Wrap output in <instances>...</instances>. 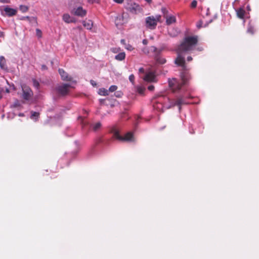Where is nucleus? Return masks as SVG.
I'll use <instances>...</instances> for the list:
<instances>
[{
    "mask_svg": "<svg viewBox=\"0 0 259 259\" xmlns=\"http://www.w3.org/2000/svg\"><path fill=\"white\" fill-rule=\"evenodd\" d=\"M197 42L198 37L197 36L186 37L177 49V57L175 60V63L178 66L182 67L181 73L182 82H180L176 78H172L168 81L169 85L174 92L179 91L182 86L186 84L190 78V75L188 71V69L185 65V57L182 55V53L192 50Z\"/></svg>",
    "mask_w": 259,
    "mask_h": 259,
    "instance_id": "1",
    "label": "nucleus"
},
{
    "mask_svg": "<svg viewBox=\"0 0 259 259\" xmlns=\"http://www.w3.org/2000/svg\"><path fill=\"white\" fill-rule=\"evenodd\" d=\"M112 133H113L114 137L120 141L126 142L135 141L134 135L131 132L126 133L124 137L121 136L119 135V131L115 128L112 130Z\"/></svg>",
    "mask_w": 259,
    "mask_h": 259,
    "instance_id": "2",
    "label": "nucleus"
},
{
    "mask_svg": "<svg viewBox=\"0 0 259 259\" xmlns=\"http://www.w3.org/2000/svg\"><path fill=\"white\" fill-rule=\"evenodd\" d=\"M125 8L133 14H137L141 12L140 6L131 0H127L126 2Z\"/></svg>",
    "mask_w": 259,
    "mask_h": 259,
    "instance_id": "3",
    "label": "nucleus"
},
{
    "mask_svg": "<svg viewBox=\"0 0 259 259\" xmlns=\"http://www.w3.org/2000/svg\"><path fill=\"white\" fill-rule=\"evenodd\" d=\"M70 87V85L69 84L62 83L58 85L56 90L59 94L64 96L68 94Z\"/></svg>",
    "mask_w": 259,
    "mask_h": 259,
    "instance_id": "4",
    "label": "nucleus"
},
{
    "mask_svg": "<svg viewBox=\"0 0 259 259\" xmlns=\"http://www.w3.org/2000/svg\"><path fill=\"white\" fill-rule=\"evenodd\" d=\"M143 79L147 82H156L157 81L155 73L151 71L146 72Z\"/></svg>",
    "mask_w": 259,
    "mask_h": 259,
    "instance_id": "5",
    "label": "nucleus"
},
{
    "mask_svg": "<svg viewBox=\"0 0 259 259\" xmlns=\"http://www.w3.org/2000/svg\"><path fill=\"white\" fill-rule=\"evenodd\" d=\"M23 94L22 97L26 100H29L33 95V93L30 88L26 85L22 86Z\"/></svg>",
    "mask_w": 259,
    "mask_h": 259,
    "instance_id": "6",
    "label": "nucleus"
},
{
    "mask_svg": "<svg viewBox=\"0 0 259 259\" xmlns=\"http://www.w3.org/2000/svg\"><path fill=\"white\" fill-rule=\"evenodd\" d=\"M157 19L154 17H148L146 20V25L148 27L154 28L157 25Z\"/></svg>",
    "mask_w": 259,
    "mask_h": 259,
    "instance_id": "7",
    "label": "nucleus"
},
{
    "mask_svg": "<svg viewBox=\"0 0 259 259\" xmlns=\"http://www.w3.org/2000/svg\"><path fill=\"white\" fill-rule=\"evenodd\" d=\"M2 13L9 17L14 16L16 14L17 10L7 6L4 8Z\"/></svg>",
    "mask_w": 259,
    "mask_h": 259,
    "instance_id": "8",
    "label": "nucleus"
},
{
    "mask_svg": "<svg viewBox=\"0 0 259 259\" xmlns=\"http://www.w3.org/2000/svg\"><path fill=\"white\" fill-rule=\"evenodd\" d=\"M74 14L76 16L83 17L86 15L87 11L83 9L82 7H79L74 9Z\"/></svg>",
    "mask_w": 259,
    "mask_h": 259,
    "instance_id": "9",
    "label": "nucleus"
},
{
    "mask_svg": "<svg viewBox=\"0 0 259 259\" xmlns=\"http://www.w3.org/2000/svg\"><path fill=\"white\" fill-rule=\"evenodd\" d=\"M58 71L63 80L66 81H71L72 80V77L68 76V74L63 69H59Z\"/></svg>",
    "mask_w": 259,
    "mask_h": 259,
    "instance_id": "10",
    "label": "nucleus"
},
{
    "mask_svg": "<svg viewBox=\"0 0 259 259\" xmlns=\"http://www.w3.org/2000/svg\"><path fill=\"white\" fill-rule=\"evenodd\" d=\"M185 98L186 97L184 96L179 97L176 101L175 105H177L180 108L181 105L189 103L188 102L185 100Z\"/></svg>",
    "mask_w": 259,
    "mask_h": 259,
    "instance_id": "11",
    "label": "nucleus"
},
{
    "mask_svg": "<svg viewBox=\"0 0 259 259\" xmlns=\"http://www.w3.org/2000/svg\"><path fill=\"white\" fill-rule=\"evenodd\" d=\"M0 67L4 70H7L8 69L6 59L3 56H0Z\"/></svg>",
    "mask_w": 259,
    "mask_h": 259,
    "instance_id": "12",
    "label": "nucleus"
},
{
    "mask_svg": "<svg viewBox=\"0 0 259 259\" xmlns=\"http://www.w3.org/2000/svg\"><path fill=\"white\" fill-rule=\"evenodd\" d=\"M154 58L159 64H163L166 62V59L160 56V55L154 54Z\"/></svg>",
    "mask_w": 259,
    "mask_h": 259,
    "instance_id": "13",
    "label": "nucleus"
},
{
    "mask_svg": "<svg viewBox=\"0 0 259 259\" xmlns=\"http://www.w3.org/2000/svg\"><path fill=\"white\" fill-rule=\"evenodd\" d=\"M82 24L87 29H91L93 25L92 21L90 20L83 21Z\"/></svg>",
    "mask_w": 259,
    "mask_h": 259,
    "instance_id": "14",
    "label": "nucleus"
},
{
    "mask_svg": "<svg viewBox=\"0 0 259 259\" xmlns=\"http://www.w3.org/2000/svg\"><path fill=\"white\" fill-rule=\"evenodd\" d=\"M63 20L64 22L67 23H72L73 22V18H71L68 14H65L63 15Z\"/></svg>",
    "mask_w": 259,
    "mask_h": 259,
    "instance_id": "15",
    "label": "nucleus"
},
{
    "mask_svg": "<svg viewBox=\"0 0 259 259\" xmlns=\"http://www.w3.org/2000/svg\"><path fill=\"white\" fill-rule=\"evenodd\" d=\"M163 48L157 49L154 46H151L150 47V50H151V52H154V54L156 55H160V54L163 50Z\"/></svg>",
    "mask_w": 259,
    "mask_h": 259,
    "instance_id": "16",
    "label": "nucleus"
},
{
    "mask_svg": "<svg viewBox=\"0 0 259 259\" xmlns=\"http://www.w3.org/2000/svg\"><path fill=\"white\" fill-rule=\"evenodd\" d=\"M176 19L175 16H170L166 17V22L167 25H170L176 22Z\"/></svg>",
    "mask_w": 259,
    "mask_h": 259,
    "instance_id": "17",
    "label": "nucleus"
},
{
    "mask_svg": "<svg viewBox=\"0 0 259 259\" xmlns=\"http://www.w3.org/2000/svg\"><path fill=\"white\" fill-rule=\"evenodd\" d=\"M125 54L124 52H121L115 56V59L118 61H122L125 59Z\"/></svg>",
    "mask_w": 259,
    "mask_h": 259,
    "instance_id": "18",
    "label": "nucleus"
},
{
    "mask_svg": "<svg viewBox=\"0 0 259 259\" xmlns=\"http://www.w3.org/2000/svg\"><path fill=\"white\" fill-rule=\"evenodd\" d=\"M237 15L239 18L242 19L244 17L245 11L242 8H240L236 10Z\"/></svg>",
    "mask_w": 259,
    "mask_h": 259,
    "instance_id": "19",
    "label": "nucleus"
},
{
    "mask_svg": "<svg viewBox=\"0 0 259 259\" xmlns=\"http://www.w3.org/2000/svg\"><path fill=\"white\" fill-rule=\"evenodd\" d=\"M101 126L102 124L100 122H96L92 125L93 130L95 132L98 131L101 127Z\"/></svg>",
    "mask_w": 259,
    "mask_h": 259,
    "instance_id": "20",
    "label": "nucleus"
},
{
    "mask_svg": "<svg viewBox=\"0 0 259 259\" xmlns=\"http://www.w3.org/2000/svg\"><path fill=\"white\" fill-rule=\"evenodd\" d=\"M99 94L102 96H107L108 95V91L104 88L100 89Z\"/></svg>",
    "mask_w": 259,
    "mask_h": 259,
    "instance_id": "21",
    "label": "nucleus"
},
{
    "mask_svg": "<svg viewBox=\"0 0 259 259\" xmlns=\"http://www.w3.org/2000/svg\"><path fill=\"white\" fill-rule=\"evenodd\" d=\"M122 19H123L122 16L120 15L116 17V18L115 19V23H116V25H121L123 23V22H120L121 20H122L123 21Z\"/></svg>",
    "mask_w": 259,
    "mask_h": 259,
    "instance_id": "22",
    "label": "nucleus"
},
{
    "mask_svg": "<svg viewBox=\"0 0 259 259\" xmlns=\"http://www.w3.org/2000/svg\"><path fill=\"white\" fill-rule=\"evenodd\" d=\"M137 92L141 95L144 94V91L145 90V88L142 86H138L137 87Z\"/></svg>",
    "mask_w": 259,
    "mask_h": 259,
    "instance_id": "23",
    "label": "nucleus"
},
{
    "mask_svg": "<svg viewBox=\"0 0 259 259\" xmlns=\"http://www.w3.org/2000/svg\"><path fill=\"white\" fill-rule=\"evenodd\" d=\"M32 81H33V86L38 89L39 88V82L36 80V79H32Z\"/></svg>",
    "mask_w": 259,
    "mask_h": 259,
    "instance_id": "24",
    "label": "nucleus"
},
{
    "mask_svg": "<svg viewBox=\"0 0 259 259\" xmlns=\"http://www.w3.org/2000/svg\"><path fill=\"white\" fill-rule=\"evenodd\" d=\"M20 10L22 12H25L28 10V7L26 6L21 5L20 6Z\"/></svg>",
    "mask_w": 259,
    "mask_h": 259,
    "instance_id": "25",
    "label": "nucleus"
},
{
    "mask_svg": "<svg viewBox=\"0 0 259 259\" xmlns=\"http://www.w3.org/2000/svg\"><path fill=\"white\" fill-rule=\"evenodd\" d=\"M117 89V87L116 85H113L109 88L108 92L109 91L110 92H113L115 91Z\"/></svg>",
    "mask_w": 259,
    "mask_h": 259,
    "instance_id": "26",
    "label": "nucleus"
},
{
    "mask_svg": "<svg viewBox=\"0 0 259 259\" xmlns=\"http://www.w3.org/2000/svg\"><path fill=\"white\" fill-rule=\"evenodd\" d=\"M39 114H31L30 116V118L36 120L38 118Z\"/></svg>",
    "mask_w": 259,
    "mask_h": 259,
    "instance_id": "27",
    "label": "nucleus"
},
{
    "mask_svg": "<svg viewBox=\"0 0 259 259\" xmlns=\"http://www.w3.org/2000/svg\"><path fill=\"white\" fill-rule=\"evenodd\" d=\"M142 51L144 54H149V52L151 51V50H150V48H144L143 49Z\"/></svg>",
    "mask_w": 259,
    "mask_h": 259,
    "instance_id": "28",
    "label": "nucleus"
},
{
    "mask_svg": "<svg viewBox=\"0 0 259 259\" xmlns=\"http://www.w3.org/2000/svg\"><path fill=\"white\" fill-rule=\"evenodd\" d=\"M135 76L133 74H131L129 76V80L133 84L134 83Z\"/></svg>",
    "mask_w": 259,
    "mask_h": 259,
    "instance_id": "29",
    "label": "nucleus"
},
{
    "mask_svg": "<svg viewBox=\"0 0 259 259\" xmlns=\"http://www.w3.org/2000/svg\"><path fill=\"white\" fill-rule=\"evenodd\" d=\"M197 2L196 0H194L192 1V2L191 3V7L192 8H195V7H196L197 6Z\"/></svg>",
    "mask_w": 259,
    "mask_h": 259,
    "instance_id": "30",
    "label": "nucleus"
},
{
    "mask_svg": "<svg viewBox=\"0 0 259 259\" xmlns=\"http://www.w3.org/2000/svg\"><path fill=\"white\" fill-rule=\"evenodd\" d=\"M20 102L18 100H16L15 101V102L14 103V104L13 105V106L14 107H18L20 106Z\"/></svg>",
    "mask_w": 259,
    "mask_h": 259,
    "instance_id": "31",
    "label": "nucleus"
},
{
    "mask_svg": "<svg viewBox=\"0 0 259 259\" xmlns=\"http://www.w3.org/2000/svg\"><path fill=\"white\" fill-rule=\"evenodd\" d=\"M247 32L248 33H250L251 34H253V32H254V30H253V27H249L247 29Z\"/></svg>",
    "mask_w": 259,
    "mask_h": 259,
    "instance_id": "32",
    "label": "nucleus"
},
{
    "mask_svg": "<svg viewBox=\"0 0 259 259\" xmlns=\"http://www.w3.org/2000/svg\"><path fill=\"white\" fill-rule=\"evenodd\" d=\"M36 31V35L39 37H41V31L38 29H37Z\"/></svg>",
    "mask_w": 259,
    "mask_h": 259,
    "instance_id": "33",
    "label": "nucleus"
},
{
    "mask_svg": "<svg viewBox=\"0 0 259 259\" xmlns=\"http://www.w3.org/2000/svg\"><path fill=\"white\" fill-rule=\"evenodd\" d=\"M116 97H120L121 96L122 93L120 92H117L115 93Z\"/></svg>",
    "mask_w": 259,
    "mask_h": 259,
    "instance_id": "34",
    "label": "nucleus"
},
{
    "mask_svg": "<svg viewBox=\"0 0 259 259\" xmlns=\"http://www.w3.org/2000/svg\"><path fill=\"white\" fill-rule=\"evenodd\" d=\"M154 85H149L148 87V89L150 91H152L154 90Z\"/></svg>",
    "mask_w": 259,
    "mask_h": 259,
    "instance_id": "35",
    "label": "nucleus"
},
{
    "mask_svg": "<svg viewBox=\"0 0 259 259\" xmlns=\"http://www.w3.org/2000/svg\"><path fill=\"white\" fill-rule=\"evenodd\" d=\"M90 83L93 87H96L97 85L96 82L93 80H91Z\"/></svg>",
    "mask_w": 259,
    "mask_h": 259,
    "instance_id": "36",
    "label": "nucleus"
},
{
    "mask_svg": "<svg viewBox=\"0 0 259 259\" xmlns=\"http://www.w3.org/2000/svg\"><path fill=\"white\" fill-rule=\"evenodd\" d=\"M139 72L140 73H145V70H144V69L143 68H139Z\"/></svg>",
    "mask_w": 259,
    "mask_h": 259,
    "instance_id": "37",
    "label": "nucleus"
},
{
    "mask_svg": "<svg viewBox=\"0 0 259 259\" xmlns=\"http://www.w3.org/2000/svg\"><path fill=\"white\" fill-rule=\"evenodd\" d=\"M113 1L118 4H121L124 0H113Z\"/></svg>",
    "mask_w": 259,
    "mask_h": 259,
    "instance_id": "38",
    "label": "nucleus"
},
{
    "mask_svg": "<svg viewBox=\"0 0 259 259\" xmlns=\"http://www.w3.org/2000/svg\"><path fill=\"white\" fill-rule=\"evenodd\" d=\"M4 92V89L0 87V99L2 98V93Z\"/></svg>",
    "mask_w": 259,
    "mask_h": 259,
    "instance_id": "39",
    "label": "nucleus"
},
{
    "mask_svg": "<svg viewBox=\"0 0 259 259\" xmlns=\"http://www.w3.org/2000/svg\"><path fill=\"white\" fill-rule=\"evenodd\" d=\"M88 1L90 3H93L98 2L99 0H88Z\"/></svg>",
    "mask_w": 259,
    "mask_h": 259,
    "instance_id": "40",
    "label": "nucleus"
},
{
    "mask_svg": "<svg viewBox=\"0 0 259 259\" xmlns=\"http://www.w3.org/2000/svg\"><path fill=\"white\" fill-rule=\"evenodd\" d=\"M143 44L145 45H146L148 44V40L145 39L143 40Z\"/></svg>",
    "mask_w": 259,
    "mask_h": 259,
    "instance_id": "41",
    "label": "nucleus"
},
{
    "mask_svg": "<svg viewBox=\"0 0 259 259\" xmlns=\"http://www.w3.org/2000/svg\"><path fill=\"white\" fill-rule=\"evenodd\" d=\"M192 60V58L191 56H189L187 57V61H191Z\"/></svg>",
    "mask_w": 259,
    "mask_h": 259,
    "instance_id": "42",
    "label": "nucleus"
},
{
    "mask_svg": "<svg viewBox=\"0 0 259 259\" xmlns=\"http://www.w3.org/2000/svg\"><path fill=\"white\" fill-rule=\"evenodd\" d=\"M4 36V33L2 31H0V37H3Z\"/></svg>",
    "mask_w": 259,
    "mask_h": 259,
    "instance_id": "43",
    "label": "nucleus"
},
{
    "mask_svg": "<svg viewBox=\"0 0 259 259\" xmlns=\"http://www.w3.org/2000/svg\"><path fill=\"white\" fill-rule=\"evenodd\" d=\"M112 52H113L114 53H117L118 51V49H117L116 48L112 49Z\"/></svg>",
    "mask_w": 259,
    "mask_h": 259,
    "instance_id": "44",
    "label": "nucleus"
},
{
    "mask_svg": "<svg viewBox=\"0 0 259 259\" xmlns=\"http://www.w3.org/2000/svg\"><path fill=\"white\" fill-rule=\"evenodd\" d=\"M197 27L200 28L201 27V22H200L199 23H198L197 25Z\"/></svg>",
    "mask_w": 259,
    "mask_h": 259,
    "instance_id": "45",
    "label": "nucleus"
},
{
    "mask_svg": "<svg viewBox=\"0 0 259 259\" xmlns=\"http://www.w3.org/2000/svg\"><path fill=\"white\" fill-rule=\"evenodd\" d=\"M139 118H140V116H139V115H137V116H135L134 119H135V120H138Z\"/></svg>",
    "mask_w": 259,
    "mask_h": 259,
    "instance_id": "46",
    "label": "nucleus"
},
{
    "mask_svg": "<svg viewBox=\"0 0 259 259\" xmlns=\"http://www.w3.org/2000/svg\"><path fill=\"white\" fill-rule=\"evenodd\" d=\"M23 19L24 20H29V17L27 16V17H23Z\"/></svg>",
    "mask_w": 259,
    "mask_h": 259,
    "instance_id": "47",
    "label": "nucleus"
},
{
    "mask_svg": "<svg viewBox=\"0 0 259 259\" xmlns=\"http://www.w3.org/2000/svg\"><path fill=\"white\" fill-rule=\"evenodd\" d=\"M178 33V32L177 31V33L176 34H172L170 32H169V33L171 35H172L173 36L176 35L177 34V33Z\"/></svg>",
    "mask_w": 259,
    "mask_h": 259,
    "instance_id": "48",
    "label": "nucleus"
},
{
    "mask_svg": "<svg viewBox=\"0 0 259 259\" xmlns=\"http://www.w3.org/2000/svg\"><path fill=\"white\" fill-rule=\"evenodd\" d=\"M46 68V66L45 65H42V68L45 69Z\"/></svg>",
    "mask_w": 259,
    "mask_h": 259,
    "instance_id": "49",
    "label": "nucleus"
},
{
    "mask_svg": "<svg viewBox=\"0 0 259 259\" xmlns=\"http://www.w3.org/2000/svg\"><path fill=\"white\" fill-rule=\"evenodd\" d=\"M31 113H34V114H36V113H38V112H35V111H34V112H31Z\"/></svg>",
    "mask_w": 259,
    "mask_h": 259,
    "instance_id": "50",
    "label": "nucleus"
},
{
    "mask_svg": "<svg viewBox=\"0 0 259 259\" xmlns=\"http://www.w3.org/2000/svg\"><path fill=\"white\" fill-rule=\"evenodd\" d=\"M6 91V92H7V93H9V89H7Z\"/></svg>",
    "mask_w": 259,
    "mask_h": 259,
    "instance_id": "51",
    "label": "nucleus"
},
{
    "mask_svg": "<svg viewBox=\"0 0 259 259\" xmlns=\"http://www.w3.org/2000/svg\"><path fill=\"white\" fill-rule=\"evenodd\" d=\"M198 50H199V51L202 50V48H198Z\"/></svg>",
    "mask_w": 259,
    "mask_h": 259,
    "instance_id": "52",
    "label": "nucleus"
},
{
    "mask_svg": "<svg viewBox=\"0 0 259 259\" xmlns=\"http://www.w3.org/2000/svg\"><path fill=\"white\" fill-rule=\"evenodd\" d=\"M147 2H150L151 0H146Z\"/></svg>",
    "mask_w": 259,
    "mask_h": 259,
    "instance_id": "53",
    "label": "nucleus"
},
{
    "mask_svg": "<svg viewBox=\"0 0 259 259\" xmlns=\"http://www.w3.org/2000/svg\"><path fill=\"white\" fill-rule=\"evenodd\" d=\"M1 2H5V0H0Z\"/></svg>",
    "mask_w": 259,
    "mask_h": 259,
    "instance_id": "54",
    "label": "nucleus"
},
{
    "mask_svg": "<svg viewBox=\"0 0 259 259\" xmlns=\"http://www.w3.org/2000/svg\"><path fill=\"white\" fill-rule=\"evenodd\" d=\"M130 48H132V46H130V47H128V48H127V50H130Z\"/></svg>",
    "mask_w": 259,
    "mask_h": 259,
    "instance_id": "55",
    "label": "nucleus"
},
{
    "mask_svg": "<svg viewBox=\"0 0 259 259\" xmlns=\"http://www.w3.org/2000/svg\"><path fill=\"white\" fill-rule=\"evenodd\" d=\"M130 48H132V46H130V47H128V48H127V50H130Z\"/></svg>",
    "mask_w": 259,
    "mask_h": 259,
    "instance_id": "56",
    "label": "nucleus"
},
{
    "mask_svg": "<svg viewBox=\"0 0 259 259\" xmlns=\"http://www.w3.org/2000/svg\"><path fill=\"white\" fill-rule=\"evenodd\" d=\"M130 48H132V46H130V47H128V48H127V50H130Z\"/></svg>",
    "mask_w": 259,
    "mask_h": 259,
    "instance_id": "57",
    "label": "nucleus"
},
{
    "mask_svg": "<svg viewBox=\"0 0 259 259\" xmlns=\"http://www.w3.org/2000/svg\"><path fill=\"white\" fill-rule=\"evenodd\" d=\"M19 116H22V115H23V114H19Z\"/></svg>",
    "mask_w": 259,
    "mask_h": 259,
    "instance_id": "58",
    "label": "nucleus"
},
{
    "mask_svg": "<svg viewBox=\"0 0 259 259\" xmlns=\"http://www.w3.org/2000/svg\"><path fill=\"white\" fill-rule=\"evenodd\" d=\"M80 118H81V117L80 116L78 117V119H80Z\"/></svg>",
    "mask_w": 259,
    "mask_h": 259,
    "instance_id": "59",
    "label": "nucleus"
},
{
    "mask_svg": "<svg viewBox=\"0 0 259 259\" xmlns=\"http://www.w3.org/2000/svg\"><path fill=\"white\" fill-rule=\"evenodd\" d=\"M62 111H63V112H65L66 111V110H62Z\"/></svg>",
    "mask_w": 259,
    "mask_h": 259,
    "instance_id": "60",
    "label": "nucleus"
}]
</instances>
